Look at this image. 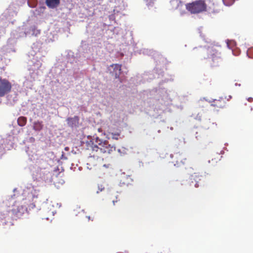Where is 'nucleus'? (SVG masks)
<instances>
[{"label": "nucleus", "mask_w": 253, "mask_h": 253, "mask_svg": "<svg viewBox=\"0 0 253 253\" xmlns=\"http://www.w3.org/2000/svg\"><path fill=\"white\" fill-rule=\"evenodd\" d=\"M171 158L172 159L171 163L177 167L184 166L187 163L186 158L179 152L171 154Z\"/></svg>", "instance_id": "obj_4"}, {"label": "nucleus", "mask_w": 253, "mask_h": 253, "mask_svg": "<svg viewBox=\"0 0 253 253\" xmlns=\"http://www.w3.org/2000/svg\"><path fill=\"white\" fill-rule=\"evenodd\" d=\"M222 96L223 97L224 100H225L226 101H229L232 98V96L230 95H224Z\"/></svg>", "instance_id": "obj_15"}, {"label": "nucleus", "mask_w": 253, "mask_h": 253, "mask_svg": "<svg viewBox=\"0 0 253 253\" xmlns=\"http://www.w3.org/2000/svg\"><path fill=\"white\" fill-rule=\"evenodd\" d=\"M252 98H251L250 99H249V101H251V100H252Z\"/></svg>", "instance_id": "obj_18"}, {"label": "nucleus", "mask_w": 253, "mask_h": 253, "mask_svg": "<svg viewBox=\"0 0 253 253\" xmlns=\"http://www.w3.org/2000/svg\"><path fill=\"white\" fill-rule=\"evenodd\" d=\"M105 189L104 186H103L102 185H100L98 186V190L100 192L102 191Z\"/></svg>", "instance_id": "obj_16"}, {"label": "nucleus", "mask_w": 253, "mask_h": 253, "mask_svg": "<svg viewBox=\"0 0 253 253\" xmlns=\"http://www.w3.org/2000/svg\"><path fill=\"white\" fill-rule=\"evenodd\" d=\"M201 177L202 176L200 175L199 174L194 173L190 175L188 180V183L190 184L195 183V187L198 188L199 187V182L201 180Z\"/></svg>", "instance_id": "obj_7"}, {"label": "nucleus", "mask_w": 253, "mask_h": 253, "mask_svg": "<svg viewBox=\"0 0 253 253\" xmlns=\"http://www.w3.org/2000/svg\"><path fill=\"white\" fill-rule=\"evenodd\" d=\"M87 218H88V220H91L93 221L94 219V215H93L92 217L88 216H87Z\"/></svg>", "instance_id": "obj_17"}, {"label": "nucleus", "mask_w": 253, "mask_h": 253, "mask_svg": "<svg viewBox=\"0 0 253 253\" xmlns=\"http://www.w3.org/2000/svg\"><path fill=\"white\" fill-rule=\"evenodd\" d=\"M94 143L91 144L89 143L87 149L91 150L87 163L89 167L97 166V161H95V159L100 158L102 154H111L116 150L115 146L110 144L107 140H103L98 137L94 139Z\"/></svg>", "instance_id": "obj_1"}, {"label": "nucleus", "mask_w": 253, "mask_h": 253, "mask_svg": "<svg viewBox=\"0 0 253 253\" xmlns=\"http://www.w3.org/2000/svg\"><path fill=\"white\" fill-rule=\"evenodd\" d=\"M27 123V118L25 117L21 116L17 119V124L20 126H24Z\"/></svg>", "instance_id": "obj_12"}, {"label": "nucleus", "mask_w": 253, "mask_h": 253, "mask_svg": "<svg viewBox=\"0 0 253 253\" xmlns=\"http://www.w3.org/2000/svg\"><path fill=\"white\" fill-rule=\"evenodd\" d=\"M208 58L210 59L211 66L212 67L219 66L222 61L221 53L219 50L215 48H210L208 49Z\"/></svg>", "instance_id": "obj_3"}, {"label": "nucleus", "mask_w": 253, "mask_h": 253, "mask_svg": "<svg viewBox=\"0 0 253 253\" xmlns=\"http://www.w3.org/2000/svg\"><path fill=\"white\" fill-rule=\"evenodd\" d=\"M121 132H118L117 133H111L112 138L113 139L118 140L119 137L120 135Z\"/></svg>", "instance_id": "obj_14"}, {"label": "nucleus", "mask_w": 253, "mask_h": 253, "mask_svg": "<svg viewBox=\"0 0 253 253\" xmlns=\"http://www.w3.org/2000/svg\"><path fill=\"white\" fill-rule=\"evenodd\" d=\"M88 168L89 169H92V168H91H91L88 167Z\"/></svg>", "instance_id": "obj_21"}, {"label": "nucleus", "mask_w": 253, "mask_h": 253, "mask_svg": "<svg viewBox=\"0 0 253 253\" xmlns=\"http://www.w3.org/2000/svg\"><path fill=\"white\" fill-rule=\"evenodd\" d=\"M252 98H251L250 99H249V101H251V100H252Z\"/></svg>", "instance_id": "obj_19"}, {"label": "nucleus", "mask_w": 253, "mask_h": 253, "mask_svg": "<svg viewBox=\"0 0 253 253\" xmlns=\"http://www.w3.org/2000/svg\"><path fill=\"white\" fill-rule=\"evenodd\" d=\"M66 121L69 126L71 127H76L79 125V118L78 116H74L72 118H68Z\"/></svg>", "instance_id": "obj_8"}, {"label": "nucleus", "mask_w": 253, "mask_h": 253, "mask_svg": "<svg viewBox=\"0 0 253 253\" xmlns=\"http://www.w3.org/2000/svg\"><path fill=\"white\" fill-rule=\"evenodd\" d=\"M42 122L37 121L34 123L33 129L36 131H40L43 128Z\"/></svg>", "instance_id": "obj_11"}, {"label": "nucleus", "mask_w": 253, "mask_h": 253, "mask_svg": "<svg viewBox=\"0 0 253 253\" xmlns=\"http://www.w3.org/2000/svg\"><path fill=\"white\" fill-rule=\"evenodd\" d=\"M11 84L5 79H0V97H3L11 90Z\"/></svg>", "instance_id": "obj_5"}, {"label": "nucleus", "mask_w": 253, "mask_h": 253, "mask_svg": "<svg viewBox=\"0 0 253 253\" xmlns=\"http://www.w3.org/2000/svg\"><path fill=\"white\" fill-rule=\"evenodd\" d=\"M226 102L224 100L223 97H219L218 99H214L211 103V106L217 108L222 109L225 107Z\"/></svg>", "instance_id": "obj_6"}, {"label": "nucleus", "mask_w": 253, "mask_h": 253, "mask_svg": "<svg viewBox=\"0 0 253 253\" xmlns=\"http://www.w3.org/2000/svg\"><path fill=\"white\" fill-rule=\"evenodd\" d=\"M207 3L204 0H197L185 5L186 9L192 14H198L207 10L214 12L215 4L213 0H208Z\"/></svg>", "instance_id": "obj_2"}, {"label": "nucleus", "mask_w": 253, "mask_h": 253, "mask_svg": "<svg viewBox=\"0 0 253 253\" xmlns=\"http://www.w3.org/2000/svg\"><path fill=\"white\" fill-rule=\"evenodd\" d=\"M46 5L50 8H54L60 4V0H45Z\"/></svg>", "instance_id": "obj_9"}, {"label": "nucleus", "mask_w": 253, "mask_h": 253, "mask_svg": "<svg viewBox=\"0 0 253 253\" xmlns=\"http://www.w3.org/2000/svg\"><path fill=\"white\" fill-rule=\"evenodd\" d=\"M252 98H251L250 99H249V101H251V100H252Z\"/></svg>", "instance_id": "obj_20"}, {"label": "nucleus", "mask_w": 253, "mask_h": 253, "mask_svg": "<svg viewBox=\"0 0 253 253\" xmlns=\"http://www.w3.org/2000/svg\"><path fill=\"white\" fill-rule=\"evenodd\" d=\"M222 1L226 6H230L233 4L235 0H222Z\"/></svg>", "instance_id": "obj_13"}, {"label": "nucleus", "mask_w": 253, "mask_h": 253, "mask_svg": "<svg viewBox=\"0 0 253 253\" xmlns=\"http://www.w3.org/2000/svg\"><path fill=\"white\" fill-rule=\"evenodd\" d=\"M114 68V72L115 73V78H119L121 73V65L120 64H113L111 65Z\"/></svg>", "instance_id": "obj_10"}]
</instances>
